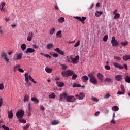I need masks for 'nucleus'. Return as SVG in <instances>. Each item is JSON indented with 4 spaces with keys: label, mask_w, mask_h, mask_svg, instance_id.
<instances>
[{
    "label": "nucleus",
    "mask_w": 130,
    "mask_h": 130,
    "mask_svg": "<svg viewBox=\"0 0 130 130\" xmlns=\"http://www.w3.org/2000/svg\"><path fill=\"white\" fill-rule=\"evenodd\" d=\"M75 72L74 71L67 70L66 72L63 71L61 73L62 76L64 78V77H69L70 76H72V80H76L78 78V75L77 74H74Z\"/></svg>",
    "instance_id": "nucleus-1"
},
{
    "label": "nucleus",
    "mask_w": 130,
    "mask_h": 130,
    "mask_svg": "<svg viewBox=\"0 0 130 130\" xmlns=\"http://www.w3.org/2000/svg\"><path fill=\"white\" fill-rule=\"evenodd\" d=\"M95 75V72H93L88 74V76L90 79L89 81L91 83H92L93 85H97L98 82L97 81V79H96V78L95 77V75Z\"/></svg>",
    "instance_id": "nucleus-2"
},
{
    "label": "nucleus",
    "mask_w": 130,
    "mask_h": 130,
    "mask_svg": "<svg viewBox=\"0 0 130 130\" xmlns=\"http://www.w3.org/2000/svg\"><path fill=\"white\" fill-rule=\"evenodd\" d=\"M1 56L4 58V60L6 61V62H10V59L8 58V55L6 52H2L1 53Z\"/></svg>",
    "instance_id": "nucleus-3"
},
{
    "label": "nucleus",
    "mask_w": 130,
    "mask_h": 130,
    "mask_svg": "<svg viewBox=\"0 0 130 130\" xmlns=\"http://www.w3.org/2000/svg\"><path fill=\"white\" fill-rule=\"evenodd\" d=\"M75 19H76V20H78V21H79V22H81V23L82 24H85V21H86V20H87V17H74Z\"/></svg>",
    "instance_id": "nucleus-4"
},
{
    "label": "nucleus",
    "mask_w": 130,
    "mask_h": 130,
    "mask_svg": "<svg viewBox=\"0 0 130 130\" xmlns=\"http://www.w3.org/2000/svg\"><path fill=\"white\" fill-rule=\"evenodd\" d=\"M24 114H25V111L23 110L19 111L16 113V116L18 118H23Z\"/></svg>",
    "instance_id": "nucleus-5"
},
{
    "label": "nucleus",
    "mask_w": 130,
    "mask_h": 130,
    "mask_svg": "<svg viewBox=\"0 0 130 130\" xmlns=\"http://www.w3.org/2000/svg\"><path fill=\"white\" fill-rule=\"evenodd\" d=\"M111 42L112 46H118V42L115 39V37H112Z\"/></svg>",
    "instance_id": "nucleus-6"
},
{
    "label": "nucleus",
    "mask_w": 130,
    "mask_h": 130,
    "mask_svg": "<svg viewBox=\"0 0 130 130\" xmlns=\"http://www.w3.org/2000/svg\"><path fill=\"white\" fill-rule=\"evenodd\" d=\"M79 60H80V56L79 55H77L75 58L72 57V60L71 62H72L73 64H77V63L79 62Z\"/></svg>",
    "instance_id": "nucleus-7"
},
{
    "label": "nucleus",
    "mask_w": 130,
    "mask_h": 130,
    "mask_svg": "<svg viewBox=\"0 0 130 130\" xmlns=\"http://www.w3.org/2000/svg\"><path fill=\"white\" fill-rule=\"evenodd\" d=\"M75 97L77 99H79V100H82L83 99L84 97H85V93L84 92H81L79 95V94H76L75 95Z\"/></svg>",
    "instance_id": "nucleus-8"
},
{
    "label": "nucleus",
    "mask_w": 130,
    "mask_h": 130,
    "mask_svg": "<svg viewBox=\"0 0 130 130\" xmlns=\"http://www.w3.org/2000/svg\"><path fill=\"white\" fill-rule=\"evenodd\" d=\"M68 97V93L66 92H63L60 94V101H62L63 99H67Z\"/></svg>",
    "instance_id": "nucleus-9"
},
{
    "label": "nucleus",
    "mask_w": 130,
    "mask_h": 130,
    "mask_svg": "<svg viewBox=\"0 0 130 130\" xmlns=\"http://www.w3.org/2000/svg\"><path fill=\"white\" fill-rule=\"evenodd\" d=\"M66 100L68 102H74L76 101V99L73 96H69L67 97Z\"/></svg>",
    "instance_id": "nucleus-10"
},
{
    "label": "nucleus",
    "mask_w": 130,
    "mask_h": 130,
    "mask_svg": "<svg viewBox=\"0 0 130 130\" xmlns=\"http://www.w3.org/2000/svg\"><path fill=\"white\" fill-rule=\"evenodd\" d=\"M34 34L31 31L28 33V37L27 38V41H31L32 40V38H33V36Z\"/></svg>",
    "instance_id": "nucleus-11"
},
{
    "label": "nucleus",
    "mask_w": 130,
    "mask_h": 130,
    "mask_svg": "<svg viewBox=\"0 0 130 130\" xmlns=\"http://www.w3.org/2000/svg\"><path fill=\"white\" fill-rule=\"evenodd\" d=\"M33 52H35V49L31 48H28L25 51V53L28 54V53H33Z\"/></svg>",
    "instance_id": "nucleus-12"
},
{
    "label": "nucleus",
    "mask_w": 130,
    "mask_h": 130,
    "mask_svg": "<svg viewBox=\"0 0 130 130\" xmlns=\"http://www.w3.org/2000/svg\"><path fill=\"white\" fill-rule=\"evenodd\" d=\"M115 79L116 81H117L118 82H121V81L123 79V77L122 75H117L115 77Z\"/></svg>",
    "instance_id": "nucleus-13"
},
{
    "label": "nucleus",
    "mask_w": 130,
    "mask_h": 130,
    "mask_svg": "<svg viewBox=\"0 0 130 130\" xmlns=\"http://www.w3.org/2000/svg\"><path fill=\"white\" fill-rule=\"evenodd\" d=\"M25 78V82L28 84V86H31V83H29V78L28 77V73H25L24 74Z\"/></svg>",
    "instance_id": "nucleus-14"
},
{
    "label": "nucleus",
    "mask_w": 130,
    "mask_h": 130,
    "mask_svg": "<svg viewBox=\"0 0 130 130\" xmlns=\"http://www.w3.org/2000/svg\"><path fill=\"white\" fill-rule=\"evenodd\" d=\"M55 51H56L59 54H61V55H64V52L63 51H61L59 48H57L54 49Z\"/></svg>",
    "instance_id": "nucleus-15"
},
{
    "label": "nucleus",
    "mask_w": 130,
    "mask_h": 130,
    "mask_svg": "<svg viewBox=\"0 0 130 130\" xmlns=\"http://www.w3.org/2000/svg\"><path fill=\"white\" fill-rule=\"evenodd\" d=\"M114 66L115 68H118V69H120V70H122L124 68L123 66L117 63H114Z\"/></svg>",
    "instance_id": "nucleus-16"
},
{
    "label": "nucleus",
    "mask_w": 130,
    "mask_h": 130,
    "mask_svg": "<svg viewBox=\"0 0 130 130\" xmlns=\"http://www.w3.org/2000/svg\"><path fill=\"white\" fill-rule=\"evenodd\" d=\"M98 78L100 81H103V78H104V76L103 75L101 74V73H99L98 74Z\"/></svg>",
    "instance_id": "nucleus-17"
},
{
    "label": "nucleus",
    "mask_w": 130,
    "mask_h": 130,
    "mask_svg": "<svg viewBox=\"0 0 130 130\" xmlns=\"http://www.w3.org/2000/svg\"><path fill=\"white\" fill-rule=\"evenodd\" d=\"M56 84L58 87H63L64 86V83L62 82H56Z\"/></svg>",
    "instance_id": "nucleus-18"
},
{
    "label": "nucleus",
    "mask_w": 130,
    "mask_h": 130,
    "mask_svg": "<svg viewBox=\"0 0 130 130\" xmlns=\"http://www.w3.org/2000/svg\"><path fill=\"white\" fill-rule=\"evenodd\" d=\"M73 59V57H72V56H68L67 57V62H72V60Z\"/></svg>",
    "instance_id": "nucleus-19"
},
{
    "label": "nucleus",
    "mask_w": 130,
    "mask_h": 130,
    "mask_svg": "<svg viewBox=\"0 0 130 130\" xmlns=\"http://www.w3.org/2000/svg\"><path fill=\"white\" fill-rule=\"evenodd\" d=\"M29 99H30V96L29 95H25L24 97V102L26 103V102H28L29 101Z\"/></svg>",
    "instance_id": "nucleus-20"
},
{
    "label": "nucleus",
    "mask_w": 130,
    "mask_h": 130,
    "mask_svg": "<svg viewBox=\"0 0 130 130\" xmlns=\"http://www.w3.org/2000/svg\"><path fill=\"white\" fill-rule=\"evenodd\" d=\"M81 80H83V82L86 83V82H87V81L89 80V78H88L87 76H82L81 78Z\"/></svg>",
    "instance_id": "nucleus-21"
},
{
    "label": "nucleus",
    "mask_w": 130,
    "mask_h": 130,
    "mask_svg": "<svg viewBox=\"0 0 130 130\" xmlns=\"http://www.w3.org/2000/svg\"><path fill=\"white\" fill-rule=\"evenodd\" d=\"M103 14V12L102 11H97L95 12V16L96 17H100Z\"/></svg>",
    "instance_id": "nucleus-22"
},
{
    "label": "nucleus",
    "mask_w": 130,
    "mask_h": 130,
    "mask_svg": "<svg viewBox=\"0 0 130 130\" xmlns=\"http://www.w3.org/2000/svg\"><path fill=\"white\" fill-rule=\"evenodd\" d=\"M46 47L47 49H51L52 47H54V45H53V44H49L47 45Z\"/></svg>",
    "instance_id": "nucleus-23"
},
{
    "label": "nucleus",
    "mask_w": 130,
    "mask_h": 130,
    "mask_svg": "<svg viewBox=\"0 0 130 130\" xmlns=\"http://www.w3.org/2000/svg\"><path fill=\"white\" fill-rule=\"evenodd\" d=\"M56 35L57 38H61V30L58 31Z\"/></svg>",
    "instance_id": "nucleus-24"
},
{
    "label": "nucleus",
    "mask_w": 130,
    "mask_h": 130,
    "mask_svg": "<svg viewBox=\"0 0 130 130\" xmlns=\"http://www.w3.org/2000/svg\"><path fill=\"white\" fill-rule=\"evenodd\" d=\"M31 101H33L36 104L39 103V101L38 99H37L36 98H34V97L32 98Z\"/></svg>",
    "instance_id": "nucleus-25"
},
{
    "label": "nucleus",
    "mask_w": 130,
    "mask_h": 130,
    "mask_svg": "<svg viewBox=\"0 0 130 130\" xmlns=\"http://www.w3.org/2000/svg\"><path fill=\"white\" fill-rule=\"evenodd\" d=\"M13 116H14V114H13V112L12 111L8 112L9 118H12Z\"/></svg>",
    "instance_id": "nucleus-26"
},
{
    "label": "nucleus",
    "mask_w": 130,
    "mask_h": 130,
    "mask_svg": "<svg viewBox=\"0 0 130 130\" xmlns=\"http://www.w3.org/2000/svg\"><path fill=\"white\" fill-rule=\"evenodd\" d=\"M49 98L50 99H54L55 98V93H52L49 95Z\"/></svg>",
    "instance_id": "nucleus-27"
},
{
    "label": "nucleus",
    "mask_w": 130,
    "mask_h": 130,
    "mask_svg": "<svg viewBox=\"0 0 130 130\" xmlns=\"http://www.w3.org/2000/svg\"><path fill=\"white\" fill-rule=\"evenodd\" d=\"M123 59L124 60H128V59H130V55H125L123 57Z\"/></svg>",
    "instance_id": "nucleus-28"
},
{
    "label": "nucleus",
    "mask_w": 130,
    "mask_h": 130,
    "mask_svg": "<svg viewBox=\"0 0 130 130\" xmlns=\"http://www.w3.org/2000/svg\"><path fill=\"white\" fill-rule=\"evenodd\" d=\"M112 109L113 111H118V110H119V108L117 106L112 107Z\"/></svg>",
    "instance_id": "nucleus-29"
},
{
    "label": "nucleus",
    "mask_w": 130,
    "mask_h": 130,
    "mask_svg": "<svg viewBox=\"0 0 130 130\" xmlns=\"http://www.w3.org/2000/svg\"><path fill=\"white\" fill-rule=\"evenodd\" d=\"M28 79H29L30 81H31V82L32 83H34V84H36V81H35L34 80V79H33V78H32L31 75H29V76H28Z\"/></svg>",
    "instance_id": "nucleus-30"
},
{
    "label": "nucleus",
    "mask_w": 130,
    "mask_h": 130,
    "mask_svg": "<svg viewBox=\"0 0 130 130\" xmlns=\"http://www.w3.org/2000/svg\"><path fill=\"white\" fill-rule=\"evenodd\" d=\"M5 6H6V3L5 2L2 3L0 5V10L1 11H3V9H4V7H5Z\"/></svg>",
    "instance_id": "nucleus-31"
},
{
    "label": "nucleus",
    "mask_w": 130,
    "mask_h": 130,
    "mask_svg": "<svg viewBox=\"0 0 130 130\" xmlns=\"http://www.w3.org/2000/svg\"><path fill=\"white\" fill-rule=\"evenodd\" d=\"M26 47H27V46L25 44H22L21 46V49L23 51L24 50H25Z\"/></svg>",
    "instance_id": "nucleus-32"
},
{
    "label": "nucleus",
    "mask_w": 130,
    "mask_h": 130,
    "mask_svg": "<svg viewBox=\"0 0 130 130\" xmlns=\"http://www.w3.org/2000/svg\"><path fill=\"white\" fill-rule=\"evenodd\" d=\"M22 57H23V55H22V53L18 54V55L17 56V59L18 60H20V59H22Z\"/></svg>",
    "instance_id": "nucleus-33"
},
{
    "label": "nucleus",
    "mask_w": 130,
    "mask_h": 130,
    "mask_svg": "<svg viewBox=\"0 0 130 130\" xmlns=\"http://www.w3.org/2000/svg\"><path fill=\"white\" fill-rule=\"evenodd\" d=\"M45 71L47 73H50L52 72V69L51 68H46Z\"/></svg>",
    "instance_id": "nucleus-34"
},
{
    "label": "nucleus",
    "mask_w": 130,
    "mask_h": 130,
    "mask_svg": "<svg viewBox=\"0 0 130 130\" xmlns=\"http://www.w3.org/2000/svg\"><path fill=\"white\" fill-rule=\"evenodd\" d=\"M125 81L126 83H130V77L127 76L126 77H125Z\"/></svg>",
    "instance_id": "nucleus-35"
},
{
    "label": "nucleus",
    "mask_w": 130,
    "mask_h": 130,
    "mask_svg": "<svg viewBox=\"0 0 130 130\" xmlns=\"http://www.w3.org/2000/svg\"><path fill=\"white\" fill-rule=\"evenodd\" d=\"M119 18H120V14H119V13H116L115 15V16L114 17V19H119Z\"/></svg>",
    "instance_id": "nucleus-36"
},
{
    "label": "nucleus",
    "mask_w": 130,
    "mask_h": 130,
    "mask_svg": "<svg viewBox=\"0 0 130 130\" xmlns=\"http://www.w3.org/2000/svg\"><path fill=\"white\" fill-rule=\"evenodd\" d=\"M59 122H58V121L54 120L52 122L51 124L52 125H56V124H58Z\"/></svg>",
    "instance_id": "nucleus-37"
},
{
    "label": "nucleus",
    "mask_w": 130,
    "mask_h": 130,
    "mask_svg": "<svg viewBox=\"0 0 130 130\" xmlns=\"http://www.w3.org/2000/svg\"><path fill=\"white\" fill-rule=\"evenodd\" d=\"M58 21L59 22V23H63V22H64V18L60 17L59 19H58Z\"/></svg>",
    "instance_id": "nucleus-38"
},
{
    "label": "nucleus",
    "mask_w": 130,
    "mask_h": 130,
    "mask_svg": "<svg viewBox=\"0 0 130 130\" xmlns=\"http://www.w3.org/2000/svg\"><path fill=\"white\" fill-rule=\"evenodd\" d=\"M107 39H108V35H105L103 38V40L104 41V42H106V41H107Z\"/></svg>",
    "instance_id": "nucleus-39"
},
{
    "label": "nucleus",
    "mask_w": 130,
    "mask_h": 130,
    "mask_svg": "<svg viewBox=\"0 0 130 130\" xmlns=\"http://www.w3.org/2000/svg\"><path fill=\"white\" fill-rule=\"evenodd\" d=\"M81 87V84H77L76 83H74L73 85V88H79Z\"/></svg>",
    "instance_id": "nucleus-40"
},
{
    "label": "nucleus",
    "mask_w": 130,
    "mask_h": 130,
    "mask_svg": "<svg viewBox=\"0 0 130 130\" xmlns=\"http://www.w3.org/2000/svg\"><path fill=\"white\" fill-rule=\"evenodd\" d=\"M19 121H20V123H26L27 122V121H26L25 120H24L23 119H19Z\"/></svg>",
    "instance_id": "nucleus-41"
},
{
    "label": "nucleus",
    "mask_w": 130,
    "mask_h": 130,
    "mask_svg": "<svg viewBox=\"0 0 130 130\" xmlns=\"http://www.w3.org/2000/svg\"><path fill=\"white\" fill-rule=\"evenodd\" d=\"M61 66L62 70H67V69H68V66H67V65L61 64Z\"/></svg>",
    "instance_id": "nucleus-42"
},
{
    "label": "nucleus",
    "mask_w": 130,
    "mask_h": 130,
    "mask_svg": "<svg viewBox=\"0 0 130 130\" xmlns=\"http://www.w3.org/2000/svg\"><path fill=\"white\" fill-rule=\"evenodd\" d=\"M105 82H108V83H110L111 82V79L109 78H107L105 79Z\"/></svg>",
    "instance_id": "nucleus-43"
},
{
    "label": "nucleus",
    "mask_w": 130,
    "mask_h": 130,
    "mask_svg": "<svg viewBox=\"0 0 130 130\" xmlns=\"http://www.w3.org/2000/svg\"><path fill=\"white\" fill-rule=\"evenodd\" d=\"M91 99H92V100H93V101H95V102H98L99 101V100H98V99H97V98H94V97L92 96Z\"/></svg>",
    "instance_id": "nucleus-44"
},
{
    "label": "nucleus",
    "mask_w": 130,
    "mask_h": 130,
    "mask_svg": "<svg viewBox=\"0 0 130 130\" xmlns=\"http://www.w3.org/2000/svg\"><path fill=\"white\" fill-rule=\"evenodd\" d=\"M128 43L127 42H121V44L123 46H126V45H127Z\"/></svg>",
    "instance_id": "nucleus-45"
},
{
    "label": "nucleus",
    "mask_w": 130,
    "mask_h": 130,
    "mask_svg": "<svg viewBox=\"0 0 130 130\" xmlns=\"http://www.w3.org/2000/svg\"><path fill=\"white\" fill-rule=\"evenodd\" d=\"M125 93V91H118L117 95H123Z\"/></svg>",
    "instance_id": "nucleus-46"
},
{
    "label": "nucleus",
    "mask_w": 130,
    "mask_h": 130,
    "mask_svg": "<svg viewBox=\"0 0 130 130\" xmlns=\"http://www.w3.org/2000/svg\"><path fill=\"white\" fill-rule=\"evenodd\" d=\"M109 97H110V94L109 93H107L105 96H104V99H108V98H109Z\"/></svg>",
    "instance_id": "nucleus-47"
},
{
    "label": "nucleus",
    "mask_w": 130,
    "mask_h": 130,
    "mask_svg": "<svg viewBox=\"0 0 130 130\" xmlns=\"http://www.w3.org/2000/svg\"><path fill=\"white\" fill-rule=\"evenodd\" d=\"M114 59H116V61H118L121 59V58L119 57L115 56Z\"/></svg>",
    "instance_id": "nucleus-48"
},
{
    "label": "nucleus",
    "mask_w": 130,
    "mask_h": 130,
    "mask_svg": "<svg viewBox=\"0 0 130 130\" xmlns=\"http://www.w3.org/2000/svg\"><path fill=\"white\" fill-rule=\"evenodd\" d=\"M120 88H121L122 91H123V92H125V89H124V85L121 84L120 85Z\"/></svg>",
    "instance_id": "nucleus-49"
},
{
    "label": "nucleus",
    "mask_w": 130,
    "mask_h": 130,
    "mask_svg": "<svg viewBox=\"0 0 130 130\" xmlns=\"http://www.w3.org/2000/svg\"><path fill=\"white\" fill-rule=\"evenodd\" d=\"M54 32H55V29L52 28V29L50 31V34H51V35H52V34H53V33H54Z\"/></svg>",
    "instance_id": "nucleus-50"
},
{
    "label": "nucleus",
    "mask_w": 130,
    "mask_h": 130,
    "mask_svg": "<svg viewBox=\"0 0 130 130\" xmlns=\"http://www.w3.org/2000/svg\"><path fill=\"white\" fill-rule=\"evenodd\" d=\"M79 45H80V41L76 42V43L74 45V47H78Z\"/></svg>",
    "instance_id": "nucleus-51"
},
{
    "label": "nucleus",
    "mask_w": 130,
    "mask_h": 130,
    "mask_svg": "<svg viewBox=\"0 0 130 130\" xmlns=\"http://www.w3.org/2000/svg\"><path fill=\"white\" fill-rule=\"evenodd\" d=\"M27 107H28V111H31V103H28V105H27Z\"/></svg>",
    "instance_id": "nucleus-52"
},
{
    "label": "nucleus",
    "mask_w": 130,
    "mask_h": 130,
    "mask_svg": "<svg viewBox=\"0 0 130 130\" xmlns=\"http://www.w3.org/2000/svg\"><path fill=\"white\" fill-rule=\"evenodd\" d=\"M44 56H45V57H47V58H49L50 59V58H51V56L47 54H45V55H44Z\"/></svg>",
    "instance_id": "nucleus-53"
},
{
    "label": "nucleus",
    "mask_w": 130,
    "mask_h": 130,
    "mask_svg": "<svg viewBox=\"0 0 130 130\" xmlns=\"http://www.w3.org/2000/svg\"><path fill=\"white\" fill-rule=\"evenodd\" d=\"M2 128H3V129L9 130V127H6V126H5V125H2Z\"/></svg>",
    "instance_id": "nucleus-54"
},
{
    "label": "nucleus",
    "mask_w": 130,
    "mask_h": 130,
    "mask_svg": "<svg viewBox=\"0 0 130 130\" xmlns=\"http://www.w3.org/2000/svg\"><path fill=\"white\" fill-rule=\"evenodd\" d=\"M4 88V84H0V90H3Z\"/></svg>",
    "instance_id": "nucleus-55"
},
{
    "label": "nucleus",
    "mask_w": 130,
    "mask_h": 130,
    "mask_svg": "<svg viewBox=\"0 0 130 130\" xmlns=\"http://www.w3.org/2000/svg\"><path fill=\"white\" fill-rule=\"evenodd\" d=\"M30 126L29 124H27L26 126L24 127V129L26 130V129H28V128H29Z\"/></svg>",
    "instance_id": "nucleus-56"
},
{
    "label": "nucleus",
    "mask_w": 130,
    "mask_h": 130,
    "mask_svg": "<svg viewBox=\"0 0 130 130\" xmlns=\"http://www.w3.org/2000/svg\"><path fill=\"white\" fill-rule=\"evenodd\" d=\"M18 71L20 73H24V70H23L22 68H19Z\"/></svg>",
    "instance_id": "nucleus-57"
},
{
    "label": "nucleus",
    "mask_w": 130,
    "mask_h": 130,
    "mask_svg": "<svg viewBox=\"0 0 130 130\" xmlns=\"http://www.w3.org/2000/svg\"><path fill=\"white\" fill-rule=\"evenodd\" d=\"M106 70H110V67L108 65H107L105 67Z\"/></svg>",
    "instance_id": "nucleus-58"
},
{
    "label": "nucleus",
    "mask_w": 130,
    "mask_h": 130,
    "mask_svg": "<svg viewBox=\"0 0 130 130\" xmlns=\"http://www.w3.org/2000/svg\"><path fill=\"white\" fill-rule=\"evenodd\" d=\"M40 110L42 111H44V107H43V106H40Z\"/></svg>",
    "instance_id": "nucleus-59"
},
{
    "label": "nucleus",
    "mask_w": 130,
    "mask_h": 130,
    "mask_svg": "<svg viewBox=\"0 0 130 130\" xmlns=\"http://www.w3.org/2000/svg\"><path fill=\"white\" fill-rule=\"evenodd\" d=\"M53 57H55V58L58 57V54H53Z\"/></svg>",
    "instance_id": "nucleus-60"
},
{
    "label": "nucleus",
    "mask_w": 130,
    "mask_h": 130,
    "mask_svg": "<svg viewBox=\"0 0 130 130\" xmlns=\"http://www.w3.org/2000/svg\"><path fill=\"white\" fill-rule=\"evenodd\" d=\"M111 123H112L113 124H115V121L114 120V119H112L111 121Z\"/></svg>",
    "instance_id": "nucleus-61"
},
{
    "label": "nucleus",
    "mask_w": 130,
    "mask_h": 130,
    "mask_svg": "<svg viewBox=\"0 0 130 130\" xmlns=\"http://www.w3.org/2000/svg\"><path fill=\"white\" fill-rule=\"evenodd\" d=\"M100 113V112L98 111V112H95V113L94 114V115L97 116L98 115H99Z\"/></svg>",
    "instance_id": "nucleus-62"
},
{
    "label": "nucleus",
    "mask_w": 130,
    "mask_h": 130,
    "mask_svg": "<svg viewBox=\"0 0 130 130\" xmlns=\"http://www.w3.org/2000/svg\"><path fill=\"white\" fill-rule=\"evenodd\" d=\"M96 7L97 8H99V7H100V3H98L96 4Z\"/></svg>",
    "instance_id": "nucleus-63"
},
{
    "label": "nucleus",
    "mask_w": 130,
    "mask_h": 130,
    "mask_svg": "<svg viewBox=\"0 0 130 130\" xmlns=\"http://www.w3.org/2000/svg\"><path fill=\"white\" fill-rule=\"evenodd\" d=\"M55 10H59V8H58V6L57 5H55Z\"/></svg>",
    "instance_id": "nucleus-64"
}]
</instances>
